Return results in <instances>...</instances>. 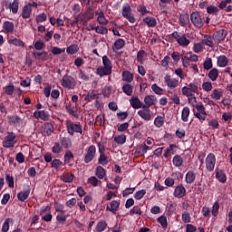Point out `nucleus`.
Masks as SVG:
<instances>
[{
    "mask_svg": "<svg viewBox=\"0 0 232 232\" xmlns=\"http://www.w3.org/2000/svg\"><path fill=\"white\" fill-rule=\"evenodd\" d=\"M66 130H67V132L71 136H73L74 133H79V134L82 135V129L81 124L74 123L70 120L66 121Z\"/></svg>",
    "mask_w": 232,
    "mask_h": 232,
    "instance_id": "obj_1",
    "label": "nucleus"
},
{
    "mask_svg": "<svg viewBox=\"0 0 232 232\" xmlns=\"http://www.w3.org/2000/svg\"><path fill=\"white\" fill-rule=\"evenodd\" d=\"M171 36L176 40L179 46L186 48L189 45L190 40L185 34H179L178 31H174Z\"/></svg>",
    "mask_w": 232,
    "mask_h": 232,
    "instance_id": "obj_2",
    "label": "nucleus"
},
{
    "mask_svg": "<svg viewBox=\"0 0 232 232\" xmlns=\"http://www.w3.org/2000/svg\"><path fill=\"white\" fill-rule=\"evenodd\" d=\"M190 20H191L192 24H194V26L198 29H200L204 26V20L200 14V13H198V11H194L193 13H191Z\"/></svg>",
    "mask_w": 232,
    "mask_h": 232,
    "instance_id": "obj_3",
    "label": "nucleus"
},
{
    "mask_svg": "<svg viewBox=\"0 0 232 232\" xmlns=\"http://www.w3.org/2000/svg\"><path fill=\"white\" fill-rule=\"evenodd\" d=\"M121 14L122 16L126 18L130 23L134 24L136 22V18H134V16L132 15L130 4H124Z\"/></svg>",
    "mask_w": 232,
    "mask_h": 232,
    "instance_id": "obj_4",
    "label": "nucleus"
},
{
    "mask_svg": "<svg viewBox=\"0 0 232 232\" xmlns=\"http://www.w3.org/2000/svg\"><path fill=\"white\" fill-rule=\"evenodd\" d=\"M61 84L65 89L73 90L76 85V82L72 76L64 75L62 79Z\"/></svg>",
    "mask_w": 232,
    "mask_h": 232,
    "instance_id": "obj_5",
    "label": "nucleus"
},
{
    "mask_svg": "<svg viewBox=\"0 0 232 232\" xmlns=\"http://www.w3.org/2000/svg\"><path fill=\"white\" fill-rule=\"evenodd\" d=\"M15 133L8 132L7 136L5 138L3 141V147L6 149L14 148L15 147Z\"/></svg>",
    "mask_w": 232,
    "mask_h": 232,
    "instance_id": "obj_6",
    "label": "nucleus"
},
{
    "mask_svg": "<svg viewBox=\"0 0 232 232\" xmlns=\"http://www.w3.org/2000/svg\"><path fill=\"white\" fill-rule=\"evenodd\" d=\"M217 159L213 153H209L206 158V169L209 172H213L216 167Z\"/></svg>",
    "mask_w": 232,
    "mask_h": 232,
    "instance_id": "obj_7",
    "label": "nucleus"
},
{
    "mask_svg": "<svg viewBox=\"0 0 232 232\" xmlns=\"http://www.w3.org/2000/svg\"><path fill=\"white\" fill-rule=\"evenodd\" d=\"M40 216L42 219L45 222H50L53 218L51 214V207L50 206H43L40 209Z\"/></svg>",
    "mask_w": 232,
    "mask_h": 232,
    "instance_id": "obj_8",
    "label": "nucleus"
},
{
    "mask_svg": "<svg viewBox=\"0 0 232 232\" xmlns=\"http://www.w3.org/2000/svg\"><path fill=\"white\" fill-rule=\"evenodd\" d=\"M227 31L226 29H219L218 31H216L212 36L213 40L215 43L218 44L225 41L227 35Z\"/></svg>",
    "mask_w": 232,
    "mask_h": 232,
    "instance_id": "obj_9",
    "label": "nucleus"
},
{
    "mask_svg": "<svg viewBox=\"0 0 232 232\" xmlns=\"http://www.w3.org/2000/svg\"><path fill=\"white\" fill-rule=\"evenodd\" d=\"M96 155V148L94 145H91L87 150H86V154L84 156V162L86 164L90 163L95 158Z\"/></svg>",
    "mask_w": 232,
    "mask_h": 232,
    "instance_id": "obj_10",
    "label": "nucleus"
},
{
    "mask_svg": "<svg viewBox=\"0 0 232 232\" xmlns=\"http://www.w3.org/2000/svg\"><path fill=\"white\" fill-rule=\"evenodd\" d=\"M5 6L6 9H9L12 14H16L17 12H19V0H14L12 3L5 1Z\"/></svg>",
    "mask_w": 232,
    "mask_h": 232,
    "instance_id": "obj_11",
    "label": "nucleus"
},
{
    "mask_svg": "<svg viewBox=\"0 0 232 232\" xmlns=\"http://www.w3.org/2000/svg\"><path fill=\"white\" fill-rule=\"evenodd\" d=\"M165 84L169 89L173 90L179 86V81L177 79L171 78L169 74H166L164 77Z\"/></svg>",
    "mask_w": 232,
    "mask_h": 232,
    "instance_id": "obj_12",
    "label": "nucleus"
},
{
    "mask_svg": "<svg viewBox=\"0 0 232 232\" xmlns=\"http://www.w3.org/2000/svg\"><path fill=\"white\" fill-rule=\"evenodd\" d=\"M79 17H80V22L83 24V26H87L88 22L91 19H93L94 14H93V13H91L90 11H86V13H82V14L81 13L79 14Z\"/></svg>",
    "mask_w": 232,
    "mask_h": 232,
    "instance_id": "obj_13",
    "label": "nucleus"
},
{
    "mask_svg": "<svg viewBox=\"0 0 232 232\" xmlns=\"http://www.w3.org/2000/svg\"><path fill=\"white\" fill-rule=\"evenodd\" d=\"M32 189L30 186L25 187L20 193L17 194V198L20 201L24 202L30 197V192Z\"/></svg>",
    "mask_w": 232,
    "mask_h": 232,
    "instance_id": "obj_14",
    "label": "nucleus"
},
{
    "mask_svg": "<svg viewBox=\"0 0 232 232\" xmlns=\"http://www.w3.org/2000/svg\"><path fill=\"white\" fill-rule=\"evenodd\" d=\"M53 125L52 123H44L42 126V134L44 136H50L53 132Z\"/></svg>",
    "mask_w": 232,
    "mask_h": 232,
    "instance_id": "obj_15",
    "label": "nucleus"
},
{
    "mask_svg": "<svg viewBox=\"0 0 232 232\" xmlns=\"http://www.w3.org/2000/svg\"><path fill=\"white\" fill-rule=\"evenodd\" d=\"M186 192H187V190L184 188V186L179 185V186L176 187L173 195H174L175 198H181L184 196H186Z\"/></svg>",
    "mask_w": 232,
    "mask_h": 232,
    "instance_id": "obj_16",
    "label": "nucleus"
},
{
    "mask_svg": "<svg viewBox=\"0 0 232 232\" xmlns=\"http://www.w3.org/2000/svg\"><path fill=\"white\" fill-rule=\"evenodd\" d=\"M228 63H229V60L225 54H220L218 57L217 64L218 67L225 68L228 65Z\"/></svg>",
    "mask_w": 232,
    "mask_h": 232,
    "instance_id": "obj_17",
    "label": "nucleus"
},
{
    "mask_svg": "<svg viewBox=\"0 0 232 232\" xmlns=\"http://www.w3.org/2000/svg\"><path fill=\"white\" fill-rule=\"evenodd\" d=\"M111 72L112 70L102 66H100L96 69V74L99 75L101 78L111 75Z\"/></svg>",
    "mask_w": 232,
    "mask_h": 232,
    "instance_id": "obj_18",
    "label": "nucleus"
},
{
    "mask_svg": "<svg viewBox=\"0 0 232 232\" xmlns=\"http://www.w3.org/2000/svg\"><path fill=\"white\" fill-rule=\"evenodd\" d=\"M32 15V4H26L22 10V18L28 19Z\"/></svg>",
    "mask_w": 232,
    "mask_h": 232,
    "instance_id": "obj_19",
    "label": "nucleus"
},
{
    "mask_svg": "<svg viewBox=\"0 0 232 232\" xmlns=\"http://www.w3.org/2000/svg\"><path fill=\"white\" fill-rule=\"evenodd\" d=\"M216 178L221 183H226L227 182V175L222 169H217Z\"/></svg>",
    "mask_w": 232,
    "mask_h": 232,
    "instance_id": "obj_20",
    "label": "nucleus"
},
{
    "mask_svg": "<svg viewBox=\"0 0 232 232\" xmlns=\"http://www.w3.org/2000/svg\"><path fill=\"white\" fill-rule=\"evenodd\" d=\"M60 145L63 148V149H70L72 148V140L70 138L68 137H63L60 139Z\"/></svg>",
    "mask_w": 232,
    "mask_h": 232,
    "instance_id": "obj_21",
    "label": "nucleus"
},
{
    "mask_svg": "<svg viewBox=\"0 0 232 232\" xmlns=\"http://www.w3.org/2000/svg\"><path fill=\"white\" fill-rule=\"evenodd\" d=\"M138 115L141 117L146 121H150L152 119L150 111H139Z\"/></svg>",
    "mask_w": 232,
    "mask_h": 232,
    "instance_id": "obj_22",
    "label": "nucleus"
},
{
    "mask_svg": "<svg viewBox=\"0 0 232 232\" xmlns=\"http://www.w3.org/2000/svg\"><path fill=\"white\" fill-rule=\"evenodd\" d=\"M119 207H120V203L117 200H113L111 202L110 207L107 206L106 210L115 214L116 211L119 209Z\"/></svg>",
    "mask_w": 232,
    "mask_h": 232,
    "instance_id": "obj_23",
    "label": "nucleus"
},
{
    "mask_svg": "<svg viewBox=\"0 0 232 232\" xmlns=\"http://www.w3.org/2000/svg\"><path fill=\"white\" fill-rule=\"evenodd\" d=\"M143 23H145L149 27L154 28L157 24L156 18H152V16H146L143 18Z\"/></svg>",
    "mask_w": 232,
    "mask_h": 232,
    "instance_id": "obj_24",
    "label": "nucleus"
},
{
    "mask_svg": "<svg viewBox=\"0 0 232 232\" xmlns=\"http://www.w3.org/2000/svg\"><path fill=\"white\" fill-rule=\"evenodd\" d=\"M130 103L133 109H140L142 107V103L138 97H132L130 100Z\"/></svg>",
    "mask_w": 232,
    "mask_h": 232,
    "instance_id": "obj_25",
    "label": "nucleus"
},
{
    "mask_svg": "<svg viewBox=\"0 0 232 232\" xmlns=\"http://www.w3.org/2000/svg\"><path fill=\"white\" fill-rule=\"evenodd\" d=\"M179 23L182 27L187 26L189 23V14L188 13L180 14Z\"/></svg>",
    "mask_w": 232,
    "mask_h": 232,
    "instance_id": "obj_26",
    "label": "nucleus"
},
{
    "mask_svg": "<svg viewBox=\"0 0 232 232\" xmlns=\"http://www.w3.org/2000/svg\"><path fill=\"white\" fill-rule=\"evenodd\" d=\"M3 29L7 33V34H12L14 33V22H4L3 24Z\"/></svg>",
    "mask_w": 232,
    "mask_h": 232,
    "instance_id": "obj_27",
    "label": "nucleus"
},
{
    "mask_svg": "<svg viewBox=\"0 0 232 232\" xmlns=\"http://www.w3.org/2000/svg\"><path fill=\"white\" fill-rule=\"evenodd\" d=\"M145 104L149 105L150 107L153 106L157 102V98L154 95H148L144 99Z\"/></svg>",
    "mask_w": 232,
    "mask_h": 232,
    "instance_id": "obj_28",
    "label": "nucleus"
},
{
    "mask_svg": "<svg viewBox=\"0 0 232 232\" xmlns=\"http://www.w3.org/2000/svg\"><path fill=\"white\" fill-rule=\"evenodd\" d=\"M195 180H196V174L194 173V171L189 170V171L186 174L185 181H186L188 184H192V183H194Z\"/></svg>",
    "mask_w": 232,
    "mask_h": 232,
    "instance_id": "obj_29",
    "label": "nucleus"
},
{
    "mask_svg": "<svg viewBox=\"0 0 232 232\" xmlns=\"http://www.w3.org/2000/svg\"><path fill=\"white\" fill-rule=\"evenodd\" d=\"M122 81L130 83L133 81V74L129 71H124L122 72Z\"/></svg>",
    "mask_w": 232,
    "mask_h": 232,
    "instance_id": "obj_30",
    "label": "nucleus"
},
{
    "mask_svg": "<svg viewBox=\"0 0 232 232\" xmlns=\"http://www.w3.org/2000/svg\"><path fill=\"white\" fill-rule=\"evenodd\" d=\"M108 227V224L105 220H101L97 223L95 227L96 232H103Z\"/></svg>",
    "mask_w": 232,
    "mask_h": 232,
    "instance_id": "obj_31",
    "label": "nucleus"
},
{
    "mask_svg": "<svg viewBox=\"0 0 232 232\" xmlns=\"http://www.w3.org/2000/svg\"><path fill=\"white\" fill-rule=\"evenodd\" d=\"M34 58L36 60H41V61H45L47 57V53L46 51H43V53H39L37 51H34L33 53Z\"/></svg>",
    "mask_w": 232,
    "mask_h": 232,
    "instance_id": "obj_32",
    "label": "nucleus"
},
{
    "mask_svg": "<svg viewBox=\"0 0 232 232\" xmlns=\"http://www.w3.org/2000/svg\"><path fill=\"white\" fill-rule=\"evenodd\" d=\"M95 175L100 179H102L105 175H106V170L102 167V166H98L95 169Z\"/></svg>",
    "mask_w": 232,
    "mask_h": 232,
    "instance_id": "obj_33",
    "label": "nucleus"
},
{
    "mask_svg": "<svg viewBox=\"0 0 232 232\" xmlns=\"http://www.w3.org/2000/svg\"><path fill=\"white\" fill-rule=\"evenodd\" d=\"M219 75V72L218 69L213 68L209 73H208V78L212 81V82H216L218 78Z\"/></svg>",
    "mask_w": 232,
    "mask_h": 232,
    "instance_id": "obj_34",
    "label": "nucleus"
},
{
    "mask_svg": "<svg viewBox=\"0 0 232 232\" xmlns=\"http://www.w3.org/2000/svg\"><path fill=\"white\" fill-rule=\"evenodd\" d=\"M124 45H125V42L123 38H118L114 44L113 52H115V50L122 49Z\"/></svg>",
    "mask_w": 232,
    "mask_h": 232,
    "instance_id": "obj_35",
    "label": "nucleus"
},
{
    "mask_svg": "<svg viewBox=\"0 0 232 232\" xmlns=\"http://www.w3.org/2000/svg\"><path fill=\"white\" fill-rule=\"evenodd\" d=\"M102 63H103L104 68H107V69L112 71V63H111L110 58H108V56H106V55L102 56Z\"/></svg>",
    "mask_w": 232,
    "mask_h": 232,
    "instance_id": "obj_36",
    "label": "nucleus"
},
{
    "mask_svg": "<svg viewBox=\"0 0 232 232\" xmlns=\"http://www.w3.org/2000/svg\"><path fill=\"white\" fill-rule=\"evenodd\" d=\"M164 121H165V115L163 116H158L155 121H154V125L157 128H161L164 125Z\"/></svg>",
    "mask_w": 232,
    "mask_h": 232,
    "instance_id": "obj_37",
    "label": "nucleus"
},
{
    "mask_svg": "<svg viewBox=\"0 0 232 232\" xmlns=\"http://www.w3.org/2000/svg\"><path fill=\"white\" fill-rule=\"evenodd\" d=\"M173 165L177 168H179L183 165V159L181 158V156L179 155H176L174 158H173Z\"/></svg>",
    "mask_w": 232,
    "mask_h": 232,
    "instance_id": "obj_38",
    "label": "nucleus"
},
{
    "mask_svg": "<svg viewBox=\"0 0 232 232\" xmlns=\"http://www.w3.org/2000/svg\"><path fill=\"white\" fill-rule=\"evenodd\" d=\"M202 44L210 48H213L214 47L213 36H205L204 40H202Z\"/></svg>",
    "mask_w": 232,
    "mask_h": 232,
    "instance_id": "obj_39",
    "label": "nucleus"
},
{
    "mask_svg": "<svg viewBox=\"0 0 232 232\" xmlns=\"http://www.w3.org/2000/svg\"><path fill=\"white\" fill-rule=\"evenodd\" d=\"M190 114V110L188 107H185L182 111L181 120L184 122H187L188 121V116Z\"/></svg>",
    "mask_w": 232,
    "mask_h": 232,
    "instance_id": "obj_40",
    "label": "nucleus"
},
{
    "mask_svg": "<svg viewBox=\"0 0 232 232\" xmlns=\"http://www.w3.org/2000/svg\"><path fill=\"white\" fill-rule=\"evenodd\" d=\"M4 92L8 95H14V92L15 91V87L14 85H8L3 88Z\"/></svg>",
    "mask_w": 232,
    "mask_h": 232,
    "instance_id": "obj_41",
    "label": "nucleus"
},
{
    "mask_svg": "<svg viewBox=\"0 0 232 232\" xmlns=\"http://www.w3.org/2000/svg\"><path fill=\"white\" fill-rule=\"evenodd\" d=\"M122 91L127 96H131L133 92V87L130 84H125L122 87Z\"/></svg>",
    "mask_w": 232,
    "mask_h": 232,
    "instance_id": "obj_42",
    "label": "nucleus"
},
{
    "mask_svg": "<svg viewBox=\"0 0 232 232\" xmlns=\"http://www.w3.org/2000/svg\"><path fill=\"white\" fill-rule=\"evenodd\" d=\"M74 179V175L72 173H67L61 177V179L65 183H71Z\"/></svg>",
    "mask_w": 232,
    "mask_h": 232,
    "instance_id": "obj_43",
    "label": "nucleus"
},
{
    "mask_svg": "<svg viewBox=\"0 0 232 232\" xmlns=\"http://www.w3.org/2000/svg\"><path fill=\"white\" fill-rule=\"evenodd\" d=\"M95 99H99V94H96L95 91H92V92H89L86 95L84 101L90 102H92V100H95Z\"/></svg>",
    "mask_w": 232,
    "mask_h": 232,
    "instance_id": "obj_44",
    "label": "nucleus"
},
{
    "mask_svg": "<svg viewBox=\"0 0 232 232\" xmlns=\"http://www.w3.org/2000/svg\"><path fill=\"white\" fill-rule=\"evenodd\" d=\"M10 44H14L15 46L24 47V42L23 40H18V38H14L13 40H8Z\"/></svg>",
    "mask_w": 232,
    "mask_h": 232,
    "instance_id": "obj_45",
    "label": "nucleus"
},
{
    "mask_svg": "<svg viewBox=\"0 0 232 232\" xmlns=\"http://www.w3.org/2000/svg\"><path fill=\"white\" fill-rule=\"evenodd\" d=\"M186 58L188 59L190 62L197 63L198 61V54H194L193 53H187L185 54Z\"/></svg>",
    "mask_w": 232,
    "mask_h": 232,
    "instance_id": "obj_46",
    "label": "nucleus"
},
{
    "mask_svg": "<svg viewBox=\"0 0 232 232\" xmlns=\"http://www.w3.org/2000/svg\"><path fill=\"white\" fill-rule=\"evenodd\" d=\"M98 163L102 165V166H105L109 163L108 157L105 155V153L104 154H100Z\"/></svg>",
    "mask_w": 232,
    "mask_h": 232,
    "instance_id": "obj_47",
    "label": "nucleus"
},
{
    "mask_svg": "<svg viewBox=\"0 0 232 232\" xmlns=\"http://www.w3.org/2000/svg\"><path fill=\"white\" fill-rule=\"evenodd\" d=\"M97 22L100 24H104V25H106L108 24V20L105 18L104 14L102 13V11H101V13H99Z\"/></svg>",
    "mask_w": 232,
    "mask_h": 232,
    "instance_id": "obj_48",
    "label": "nucleus"
},
{
    "mask_svg": "<svg viewBox=\"0 0 232 232\" xmlns=\"http://www.w3.org/2000/svg\"><path fill=\"white\" fill-rule=\"evenodd\" d=\"M78 50H79L78 45H75L74 44H72L70 47H67L66 53L68 54L72 55V54L76 53L78 52Z\"/></svg>",
    "mask_w": 232,
    "mask_h": 232,
    "instance_id": "obj_49",
    "label": "nucleus"
},
{
    "mask_svg": "<svg viewBox=\"0 0 232 232\" xmlns=\"http://www.w3.org/2000/svg\"><path fill=\"white\" fill-rule=\"evenodd\" d=\"M223 97V92H219L218 90H214L212 94H211V98L215 99L217 101H219L221 98Z\"/></svg>",
    "mask_w": 232,
    "mask_h": 232,
    "instance_id": "obj_50",
    "label": "nucleus"
},
{
    "mask_svg": "<svg viewBox=\"0 0 232 232\" xmlns=\"http://www.w3.org/2000/svg\"><path fill=\"white\" fill-rule=\"evenodd\" d=\"M9 121L13 124L20 123V126H23V119L19 118L18 116H12L9 117Z\"/></svg>",
    "mask_w": 232,
    "mask_h": 232,
    "instance_id": "obj_51",
    "label": "nucleus"
},
{
    "mask_svg": "<svg viewBox=\"0 0 232 232\" xmlns=\"http://www.w3.org/2000/svg\"><path fill=\"white\" fill-rule=\"evenodd\" d=\"M95 32L97 34L104 35V34H108V29H107V27H103L102 25H97L95 27Z\"/></svg>",
    "mask_w": 232,
    "mask_h": 232,
    "instance_id": "obj_52",
    "label": "nucleus"
},
{
    "mask_svg": "<svg viewBox=\"0 0 232 232\" xmlns=\"http://www.w3.org/2000/svg\"><path fill=\"white\" fill-rule=\"evenodd\" d=\"M62 166L63 162L58 159H55L51 162V167L55 169H59L60 168H62Z\"/></svg>",
    "mask_w": 232,
    "mask_h": 232,
    "instance_id": "obj_53",
    "label": "nucleus"
},
{
    "mask_svg": "<svg viewBox=\"0 0 232 232\" xmlns=\"http://www.w3.org/2000/svg\"><path fill=\"white\" fill-rule=\"evenodd\" d=\"M126 139L125 135H119L114 138V141L119 145H122L126 142Z\"/></svg>",
    "mask_w": 232,
    "mask_h": 232,
    "instance_id": "obj_54",
    "label": "nucleus"
},
{
    "mask_svg": "<svg viewBox=\"0 0 232 232\" xmlns=\"http://www.w3.org/2000/svg\"><path fill=\"white\" fill-rule=\"evenodd\" d=\"M219 208H220V206H219V202L218 201H216L213 205V208H212V215L214 217H217L219 213Z\"/></svg>",
    "mask_w": 232,
    "mask_h": 232,
    "instance_id": "obj_55",
    "label": "nucleus"
},
{
    "mask_svg": "<svg viewBox=\"0 0 232 232\" xmlns=\"http://www.w3.org/2000/svg\"><path fill=\"white\" fill-rule=\"evenodd\" d=\"M213 68V63H212V58H208L204 62V69L207 71H209Z\"/></svg>",
    "mask_w": 232,
    "mask_h": 232,
    "instance_id": "obj_56",
    "label": "nucleus"
},
{
    "mask_svg": "<svg viewBox=\"0 0 232 232\" xmlns=\"http://www.w3.org/2000/svg\"><path fill=\"white\" fill-rule=\"evenodd\" d=\"M73 158L74 156L71 150H67L64 154V162L68 164L72 160H73Z\"/></svg>",
    "mask_w": 232,
    "mask_h": 232,
    "instance_id": "obj_57",
    "label": "nucleus"
},
{
    "mask_svg": "<svg viewBox=\"0 0 232 232\" xmlns=\"http://www.w3.org/2000/svg\"><path fill=\"white\" fill-rule=\"evenodd\" d=\"M62 150H63V147L61 146V143H59V142H56L54 144V146L52 148V151L54 154H59L62 152Z\"/></svg>",
    "mask_w": 232,
    "mask_h": 232,
    "instance_id": "obj_58",
    "label": "nucleus"
},
{
    "mask_svg": "<svg viewBox=\"0 0 232 232\" xmlns=\"http://www.w3.org/2000/svg\"><path fill=\"white\" fill-rule=\"evenodd\" d=\"M10 222H12V219L10 218L5 220L2 226V232H8V230L10 229Z\"/></svg>",
    "mask_w": 232,
    "mask_h": 232,
    "instance_id": "obj_59",
    "label": "nucleus"
},
{
    "mask_svg": "<svg viewBox=\"0 0 232 232\" xmlns=\"http://www.w3.org/2000/svg\"><path fill=\"white\" fill-rule=\"evenodd\" d=\"M158 222L162 226L163 228L168 227L167 218L165 216H161L158 218Z\"/></svg>",
    "mask_w": 232,
    "mask_h": 232,
    "instance_id": "obj_60",
    "label": "nucleus"
},
{
    "mask_svg": "<svg viewBox=\"0 0 232 232\" xmlns=\"http://www.w3.org/2000/svg\"><path fill=\"white\" fill-rule=\"evenodd\" d=\"M151 89L158 95H162L163 94V89L159 87L156 83L151 86Z\"/></svg>",
    "mask_w": 232,
    "mask_h": 232,
    "instance_id": "obj_61",
    "label": "nucleus"
},
{
    "mask_svg": "<svg viewBox=\"0 0 232 232\" xmlns=\"http://www.w3.org/2000/svg\"><path fill=\"white\" fill-rule=\"evenodd\" d=\"M145 194H146V190L141 189L135 193L134 198H135V199L140 200L144 197Z\"/></svg>",
    "mask_w": 232,
    "mask_h": 232,
    "instance_id": "obj_62",
    "label": "nucleus"
},
{
    "mask_svg": "<svg viewBox=\"0 0 232 232\" xmlns=\"http://www.w3.org/2000/svg\"><path fill=\"white\" fill-rule=\"evenodd\" d=\"M87 182H88L89 184L92 185L93 187H97V186H98V183H99V182L101 183V181H99L96 177H90V178L88 179Z\"/></svg>",
    "mask_w": 232,
    "mask_h": 232,
    "instance_id": "obj_63",
    "label": "nucleus"
},
{
    "mask_svg": "<svg viewBox=\"0 0 232 232\" xmlns=\"http://www.w3.org/2000/svg\"><path fill=\"white\" fill-rule=\"evenodd\" d=\"M182 220L184 223H190L191 222V217L188 212H184L182 214Z\"/></svg>",
    "mask_w": 232,
    "mask_h": 232,
    "instance_id": "obj_64",
    "label": "nucleus"
}]
</instances>
